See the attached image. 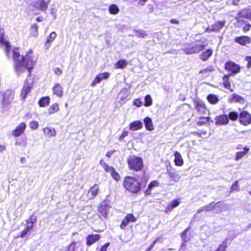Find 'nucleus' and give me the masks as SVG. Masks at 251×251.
Returning <instances> with one entry per match:
<instances>
[{"label": "nucleus", "instance_id": "nucleus-32", "mask_svg": "<svg viewBox=\"0 0 251 251\" xmlns=\"http://www.w3.org/2000/svg\"><path fill=\"white\" fill-rule=\"evenodd\" d=\"M243 151H238L236 153L235 156V160L237 161L239 159L243 158L245 155L247 154L249 152V151L250 150V148L246 146L243 148Z\"/></svg>", "mask_w": 251, "mask_h": 251}, {"label": "nucleus", "instance_id": "nucleus-31", "mask_svg": "<svg viewBox=\"0 0 251 251\" xmlns=\"http://www.w3.org/2000/svg\"><path fill=\"white\" fill-rule=\"evenodd\" d=\"M57 36V34L55 31L51 32L49 35L48 36L46 41L45 42V45L48 48L50 46L51 43L54 40Z\"/></svg>", "mask_w": 251, "mask_h": 251}, {"label": "nucleus", "instance_id": "nucleus-64", "mask_svg": "<svg viewBox=\"0 0 251 251\" xmlns=\"http://www.w3.org/2000/svg\"><path fill=\"white\" fill-rule=\"evenodd\" d=\"M241 146L240 145H239L237 146L236 149H240Z\"/></svg>", "mask_w": 251, "mask_h": 251}, {"label": "nucleus", "instance_id": "nucleus-55", "mask_svg": "<svg viewBox=\"0 0 251 251\" xmlns=\"http://www.w3.org/2000/svg\"><path fill=\"white\" fill-rule=\"evenodd\" d=\"M31 30L35 33L38 32V25L36 24H34L31 25Z\"/></svg>", "mask_w": 251, "mask_h": 251}, {"label": "nucleus", "instance_id": "nucleus-8", "mask_svg": "<svg viewBox=\"0 0 251 251\" xmlns=\"http://www.w3.org/2000/svg\"><path fill=\"white\" fill-rule=\"evenodd\" d=\"M137 218L132 213L127 214L125 218L122 220L120 227L122 229H125L130 222L134 223L136 222Z\"/></svg>", "mask_w": 251, "mask_h": 251}, {"label": "nucleus", "instance_id": "nucleus-41", "mask_svg": "<svg viewBox=\"0 0 251 251\" xmlns=\"http://www.w3.org/2000/svg\"><path fill=\"white\" fill-rule=\"evenodd\" d=\"M200 121L197 122L196 125L198 126H201L206 125L210 120V117H199Z\"/></svg>", "mask_w": 251, "mask_h": 251}, {"label": "nucleus", "instance_id": "nucleus-39", "mask_svg": "<svg viewBox=\"0 0 251 251\" xmlns=\"http://www.w3.org/2000/svg\"><path fill=\"white\" fill-rule=\"evenodd\" d=\"M144 122L147 130L152 131L154 129L152 121L150 118L146 117L144 120Z\"/></svg>", "mask_w": 251, "mask_h": 251}, {"label": "nucleus", "instance_id": "nucleus-42", "mask_svg": "<svg viewBox=\"0 0 251 251\" xmlns=\"http://www.w3.org/2000/svg\"><path fill=\"white\" fill-rule=\"evenodd\" d=\"M127 64V62L126 60L124 59H121L118 60L114 65V67L116 69H123L125 68Z\"/></svg>", "mask_w": 251, "mask_h": 251}, {"label": "nucleus", "instance_id": "nucleus-40", "mask_svg": "<svg viewBox=\"0 0 251 251\" xmlns=\"http://www.w3.org/2000/svg\"><path fill=\"white\" fill-rule=\"evenodd\" d=\"M226 116L228 119V122H229V120L235 121L239 119V114L235 111L229 112L228 114L226 115Z\"/></svg>", "mask_w": 251, "mask_h": 251}, {"label": "nucleus", "instance_id": "nucleus-38", "mask_svg": "<svg viewBox=\"0 0 251 251\" xmlns=\"http://www.w3.org/2000/svg\"><path fill=\"white\" fill-rule=\"evenodd\" d=\"M59 110V104L55 102L52 103L48 109V112L49 114H53L57 113Z\"/></svg>", "mask_w": 251, "mask_h": 251}, {"label": "nucleus", "instance_id": "nucleus-4", "mask_svg": "<svg viewBox=\"0 0 251 251\" xmlns=\"http://www.w3.org/2000/svg\"><path fill=\"white\" fill-rule=\"evenodd\" d=\"M126 163L128 169L133 172H140L144 170L143 159L140 156L129 155L127 158Z\"/></svg>", "mask_w": 251, "mask_h": 251}, {"label": "nucleus", "instance_id": "nucleus-3", "mask_svg": "<svg viewBox=\"0 0 251 251\" xmlns=\"http://www.w3.org/2000/svg\"><path fill=\"white\" fill-rule=\"evenodd\" d=\"M207 46V43H205L203 38H201L187 44L183 49V50L187 54L198 53L203 50Z\"/></svg>", "mask_w": 251, "mask_h": 251}, {"label": "nucleus", "instance_id": "nucleus-44", "mask_svg": "<svg viewBox=\"0 0 251 251\" xmlns=\"http://www.w3.org/2000/svg\"><path fill=\"white\" fill-rule=\"evenodd\" d=\"M227 247V241L225 240L219 245L218 248L214 251H226Z\"/></svg>", "mask_w": 251, "mask_h": 251}, {"label": "nucleus", "instance_id": "nucleus-61", "mask_svg": "<svg viewBox=\"0 0 251 251\" xmlns=\"http://www.w3.org/2000/svg\"><path fill=\"white\" fill-rule=\"evenodd\" d=\"M190 229V227H187L186 228L181 234V236H185L186 233H187V232L189 230V229Z\"/></svg>", "mask_w": 251, "mask_h": 251}, {"label": "nucleus", "instance_id": "nucleus-30", "mask_svg": "<svg viewBox=\"0 0 251 251\" xmlns=\"http://www.w3.org/2000/svg\"><path fill=\"white\" fill-rule=\"evenodd\" d=\"M216 203L214 202H211L208 204L205 205L199 208L197 210V213H201L203 211H209L213 210L215 207Z\"/></svg>", "mask_w": 251, "mask_h": 251}, {"label": "nucleus", "instance_id": "nucleus-34", "mask_svg": "<svg viewBox=\"0 0 251 251\" xmlns=\"http://www.w3.org/2000/svg\"><path fill=\"white\" fill-rule=\"evenodd\" d=\"M159 185V182L158 181L155 180H152L151 181L150 183L149 184L148 186V188L145 191V193L147 195H149L151 194V192L152 190L155 187H157Z\"/></svg>", "mask_w": 251, "mask_h": 251}, {"label": "nucleus", "instance_id": "nucleus-10", "mask_svg": "<svg viewBox=\"0 0 251 251\" xmlns=\"http://www.w3.org/2000/svg\"><path fill=\"white\" fill-rule=\"evenodd\" d=\"M3 29H0V46H4V51L6 55L8 56L11 49L10 43L7 41H4Z\"/></svg>", "mask_w": 251, "mask_h": 251}, {"label": "nucleus", "instance_id": "nucleus-50", "mask_svg": "<svg viewBox=\"0 0 251 251\" xmlns=\"http://www.w3.org/2000/svg\"><path fill=\"white\" fill-rule=\"evenodd\" d=\"M133 104L137 107H140L142 105V102L139 99H136L134 100Z\"/></svg>", "mask_w": 251, "mask_h": 251}, {"label": "nucleus", "instance_id": "nucleus-12", "mask_svg": "<svg viewBox=\"0 0 251 251\" xmlns=\"http://www.w3.org/2000/svg\"><path fill=\"white\" fill-rule=\"evenodd\" d=\"M234 41L242 46H246L251 43V38L247 35L236 36L234 39Z\"/></svg>", "mask_w": 251, "mask_h": 251}, {"label": "nucleus", "instance_id": "nucleus-56", "mask_svg": "<svg viewBox=\"0 0 251 251\" xmlns=\"http://www.w3.org/2000/svg\"><path fill=\"white\" fill-rule=\"evenodd\" d=\"M116 151L115 150H110V151H108L106 153V156L108 158H110L111 156H112V155Z\"/></svg>", "mask_w": 251, "mask_h": 251}, {"label": "nucleus", "instance_id": "nucleus-23", "mask_svg": "<svg viewBox=\"0 0 251 251\" xmlns=\"http://www.w3.org/2000/svg\"><path fill=\"white\" fill-rule=\"evenodd\" d=\"M50 0H39L36 2L37 4V8L39 10L45 12L48 9Z\"/></svg>", "mask_w": 251, "mask_h": 251}, {"label": "nucleus", "instance_id": "nucleus-13", "mask_svg": "<svg viewBox=\"0 0 251 251\" xmlns=\"http://www.w3.org/2000/svg\"><path fill=\"white\" fill-rule=\"evenodd\" d=\"M108 205L106 204H101L98 206V216L101 219H107L108 212Z\"/></svg>", "mask_w": 251, "mask_h": 251}, {"label": "nucleus", "instance_id": "nucleus-59", "mask_svg": "<svg viewBox=\"0 0 251 251\" xmlns=\"http://www.w3.org/2000/svg\"><path fill=\"white\" fill-rule=\"evenodd\" d=\"M157 241L156 240H154L152 242V243L151 244V245L150 246V247L147 248L148 250H149L150 251H151V250L153 248V247L154 246L155 244H156Z\"/></svg>", "mask_w": 251, "mask_h": 251}, {"label": "nucleus", "instance_id": "nucleus-9", "mask_svg": "<svg viewBox=\"0 0 251 251\" xmlns=\"http://www.w3.org/2000/svg\"><path fill=\"white\" fill-rule=\"evenodd\" d=\"M195 109L200 114H204L206 113L207 109L205 103L199 99L193 100Z\"/></svg>", "mask_w": 251, "mask_h": 251}, {"label": "nucleus", "instance_id": "nucleus-45", "mask_svg": "<svg viewBox=\"0 0 251 251\" xmlns=\"http://www.w3.org/2000/svg\"><path fill=\"white\" fill-rule=\"evenodd\" d=\"M152 103V100L150 95H147L145 97V102L144 105L146 107L151 106Z\"/></svg>", "mask_w": 251, "mask_h": 251}, {"label": "nucleus", "instance_id": "nucleus-5", "mask_svg": "<svg viewBox=\"0 0 251 251\" xmlns=\"http://www.w3.org/2000/svg\"><path fill=\"white\" fill-rule=\"evenodd\" d=\"M100 164L103 167L106 172H109L113 179L116 181H119L121 179L119 174L113 166H110L103 159L100 161Z\"/></svg>", "mask_w": 251, "mask_h": 251}, {"label": "nucleus", "instance_id": "nucleus-14", "mask_svg": "<svg viewBox=\"0 0 251 251\" xmlns=\"http://www.w3.org/2000/svg\"><path fill=\"white\" fill-rule=\"evenodd\" d=\"M26 127V124L25 122H21L12 130V135L15 137H19L22 134L25 132Z\"/></svg>", "mask_w": 251, "mask_h": 251}, {"label": "nucleus", "instance_id": "nucleus-48", "mask_svg": "<svg viewBox=\"0 0 251 251\" xmlns=\"http://www.w3.org/2000/svg\"><path fill=\"white\" fill-rule=\"evenodd\" d=\"M128 135V131L126 128H124L122 132V133L119 137V140L122 141L124 140L125 138Z\"/></svg>", "mask_w": 251, "mask_h": 251}, {"label": "nucleus", "instance_id": "nucleus-22", "mask_svg": "<svg viewBox=\"0 0 251 251\" xmlns=\"http://www.w3.org/2000/svg\"><path fill=\"white\" fill-rule=\"evenodd\" d=\"M31 88L32 86L29 83H26L25 82L22 87L20 94L21 97L23 100H25L26 99L27 95L30 92Z\"/></svg>", "mask_w": 251, "mask_h": 251}, {"label": "nucleus", "instance_id": "nucleus-20", "mask_svg": "<svg viewBox=\"0 0 251 251\" xmlns=\"http://www.w3.org/2000/svg\"><path fill=\"white\" fill-rule=\"evenodd\" d=\"M238 15L241 18H244L248 19H251V6L245 7L240 11Z\"/></svg>", "mask_w": 251, "mask_h": 251}, {"label": "nucleus", "instance_id": "nucleus-7", "mask_svg": "<svg viewBox=\"0 0 251 251\" xmlns=\"http://www.w3.org/2000/svg\"><path fill=\"white\" fill-rule=\"evenodd\" d=\"M224 68L226 70L233 74L239 73L241 70L239 65L231 60H228L225 63Z\"/></svg>", "mask_w": 251, "mask_h": 251}, {"label": "nucleus", "instance_id": "nucleus-25", "mask_svg": "<svg viewBox=\"0 0 251 251\" xmlns=\"http://www.w3.org/2000/svg\"><path fill=\"white\" fill-rule=\"evenodd\" d=\"M212 54L213 50L211 49H207L200 54V58L203 61H206L212 56Z\"/></svg>", "mask_w": 251, "mask_h": 251}, {"label": "nucleus", "instance_id": "nucleus-16", "mask_svg": "<svg viewBox=\"0 0 251 251\" xmlns=\"http://www.w3.org/2000/svg\"><path fill=\"white\" fill-rule=\"evenodd\" d=\"M14 92L10 90H7L2 95V102L3 104H7L11 102L14 99Z\"/></svg>", "mask_w": 251, "mask_h": 251}, {"label": "nucleus", "instance_id": "nucleus-51", "mask_svg": "<svg viewBox=\"0 0 251 251\" xmlns=\"http://www.w3.org/2000/svg\"><path fill=\"white\" fill-rule=\"evenodd\" d=\"M251 25L250 24H246L242 28V30L244 32H247L250 30Z\"/></svg>", "mask_w": 251, "mask_h": 251}, {"label": "nucleus", "instance_id": "nucleus-63", "mask_svg": "<svg viewBox=\"0 0 251 251\" xmlns=\"http://www.w3.org/2000/svg\"><path fill=\"white\" fill-rule=\"evenodd\" d=\"M44 20V18L42 16H39L36 18V21L37 22H42Z\"/></svg>", "mask_w": 251, "mask_h": 251}, {"label": "nucleus", "instance_id": "nucleus-1", "mask_svg": "<svg viewBox=\"0 0 251 251\" xmlns=\"http://www.w3.org/2000/svg\"><path fill=\"white\" fill-rule=\"evenodd\" d=\"M12 58L14 70L18 76L24 73L25 70L28 73V76H30L37 61V57L34 55L32 49H29L25 54L22 55L18 47L12 49Z\"/></svg>", "mask_w": 251, "mask_h": 251}, {"label": "nucleus", "instance_id": "nucleus-24", "mask_svg": "<svg viewBox=\"0 0 251 251\" xmlns=\"http://www.w3.org/2000/svg\"><path fill=\"white\" fill-rule=\"evenodd\" d=\"M34 223V221L31 222V225H27L26 227L16 237V238H24L31 230L33 227Z\"/></svg>", "mask_w": 251, "mask_h": 251}, {"label": "nucleus", "instance_id": "nucleus-49", "mask_svg": "<svg viewBox=\"0 0 251 251\" xmlns=\"http://www.w3.org/2000/svg\"><path fill=\"white\" fill-rule=\"evenodd\" d=\"M29 126L32 130L37 129L39 127V123L37 121H32L29 123Z\"/></svg>", "mask_w": 251, "mask_h": 251}, {"label": "nucleus", "instance_id": "nucleus-53", "mask_svg": "<svg viewBox=\"0 0 251 251\" xmlns=\"http://www.w3.org/2000/svg\"><path fill=\"white\" fill-rule=\"evenodd\" d=\"M245 60L247 61V67L248 69L251 68V56H247Z\"/></svg>", "mask_w": 251, "mask_h": 251}, {"label": "nucleus", "instance_id": "nucleus-28", "mask_svg": "<svg viewBox=\"0 0 251 251\" xmlns=\"http://www.w3.org/2000/svg\"><path fill=\"white\" fill-rule=\"evenodd\" d=\"M143 124L140 121H134L129 124V129L135 131L141 129Z\"/></svg>", "mask_w": 251, "mask_h": 251}, {"label": "nucleus", "instance_id": "nucleus-17", "mask_svg": "<svg viewBox=\"0 0 251 251\" xmlns=\"http://www.w3.org/2000/svg\"><path fill=\"white\" fill-rule=\"evenodd\" d=\"M181 203L180 199H176L172 200L164 210L165 214L171 212L172 210L178 206Z\"/></svg>", "mask_w": 251, "mask_h": 251}, {"label": "nucleus", "instance_id": "nucleus-21", "mask_svg": "<svg viewBox=\"0 0 251 251\" xmlns=\"http://www.w3.org/2000/svg\"><path fill=\"white\" fill-rule=\"evenodd\" d=\"M53 94L56 95L59 98L63 96V89L61 84L59 83H56L52 88Z\"/></svg>", "mask_w": 251, "mask_h": 251}, {"label": "nucleus", "instance_id": "nucleus-43", "mask_svg": "<svg viewBox=\"0 0 251 251\" xmlns=\"http://www.w3.org/2000/svg\"><path fill=\"white\" fill-rule=\"evenodd\" d=\"M109 12L113 15H116L119 12V8L115 4H112L110 5L108 8Z\"/></svg>", "mask_w": 251, "mask_h": 251}, {"label": "nucleus", "instance_id": "nucleus-26", "mask_svg": "<svg viewBox=\"0 0 251 251\" xmlns=\"http://www.w3.org/2000/svg\"><path fill=\"white\" fill-rule=\"evenodd\" d=\"M229 101L230 102H238L243 103L245 101L244 97L239 95L237 94L233 93L229 98Z\"/></svg>", "mask_w": 251, "mask_h": 251}, {"label": "nucleus", "instance_id": "nucleus-47", "mask_svg": "<svg viewBox=\"0 0 251 251\" xmlns=\"http://www.w3.org/2000/svg\"><path fill=\"white\" fill-rule=\"evenodd\" d=\"M76 242L72 241L71 243L67 246L66 251H75L76 249Z\"/></svg>", "mask_w": 251, "mask_h": 251}, {"label": "nucleus", "instance_id": "nucleus-6", "mask_svg": "<svg viewBox=\"0 0 251 251\" xmlns=\"http://www.w3.org/2000/svg\"><path fill=\"white\" fill-rule=\"evenodd\" d=\"M238 120L241 125L249 126L251 124V114L247 110H242L239 113Z\"/></svg>", "mask_w": 251, "mask_h": 251}, {"label": "nucleus", "instance_id": "nucleus-37", "mask_svg": "<svg viewBox=\"0 0 251 251\" xmlns=\"http://www.w3.org/2000/svg\"><path fill=\"white\" fill-rule=\"evenodd\" d=\"M224 24L225 22L217 21L212 25V28L210 29V31L218 32L224 26Z\"/></svg>", "mask_w": 251, "mask_h": 251}, {"label": "nucleus", "instance_id": "nucleus-57", "mask_svg": "<svg viewBox=\"0 0 251 251\" xmlns=\"http://www.w3.org/2000/svg\"><path fill=\"white\" fill-rule=\"evenodd\" d=\"M148 0H139L138 2V5H139V6H144L145 5L146 2L148 1ZM133 1H137V0H133Z\"/></svg>", "mask_w": 251, "mask_h": 251}, {"label": "nucleus", "instance_id": "nucleus-15", "mask_svg": "<svg viewBox=\"0 0 251 251\" xmlns=\"http://www.w3.org/2000/svg\"><path fill=\"white\" fill-rule=\"evenodd\" d=\"M215 124L217 126H223L228 124V120L226 114H222L216 116L214 118Z\"/></svg>", "mask_w": 251, "mask_h": 251}, {"label": "nucleus", "instance_id": "nucleus-58", "mask_svg": "<svg viewBox=\"0 0 251 251\" xmlns=\"http://www.w3.org/2000/svg\"><path fill=\"white\" fill-rule=\"evenodd\" d=\"M54 73L57 75H60L62 74V71L59 68H56L54 69Z\"/></svg>", "mask_w": 251, "mask_h": 251}, {"label": "nucleus", "instance_id": "nucleus-19", "mask_svg": "<svg viewBox=\"0 0 251 251\" xmlns=\"http://www.w3.org/2000/svg\"><path fill=\"white\" fill-rule=\"evenodd\" d=\"M99 191V185L95 183L93 186L91 187L88 190V197L90 200H93L95 199L98 195Z\"/></svg>", "mask_w": 251, "mask_h": 251}, {"label": "nucleus", "instance_id": "nucleus-27", "mask_svg": "<svg viewBox=\"0 0 251 251\" xmlns=\"http://www.w3.org/2000/svg\"><path fill=\"white\" fill-rule=\"evenodd\" d=\"M223 84L224 87L230 92H233V89L231 88L230 82L229 81V75H225L222 77Z\"/></svg>", "mask_w": 251, "mask_h": 251}, {"label": "nucleus", "instance_id": "nucleus-36", "mask_svg": "<svg viewBox=\"0 0 251 251\" xmlns=\"http://www.w3.org/2000/svg\"><path fill=\"white\" fill-rule=\"evenodd\" d=\"M50 100V99L49 96L42 97L38 100V104L40 107H46L49 104Z\"/></svg>", "mask_w": 251, "mask_h": 251}, {"label": "nucleus", "instance_id": "nucleus-60", "mask_svg": "<svg viewBox=\"0 0 251 251\" xmlns=\"http://www.w3.org/2000/svg\"><path fill=\"white\" fill-rule=\"evenodd\" d=\"M170 22L171 24H178L179 23V22L178 20L175 19H172L170 20Z\"/></svg>", "mask_w": 251, "mask_h": 251}, {"label": "nucleus", "instance_id": "nucleus-33", "mask_svg": "<svg viewBox=\"0 0 251 251\" xmlns=\"http://www.w3.org/2000/svg\"><path fill=\"white\" fill-rule=\"evenodd\" d=\"M44 134L48 137H54L56 136V132L55 129L53 127H45L43 128Z\"/></svg>", "mask_w": 251, "mask_h": 251}, {"label": "nucleus", "instance_id": "nucleus-18", "mask_svg": "<svg viewBox=\"0 0 251 251\" xmlns=\"http://www.w3.org/2000/svg\"><path fill=\"white\" fill-rule=\"evenodd\" d=\"M100 239V236L98 234H89L86 237V245L89 247Z\"/></svg>", "mask_w": 251, "mask_h": 251}, {"label": "nucleus", "instance_id": "nucleus-54", "mask_svg": "<svg viewBox=\"0 0 251 251\" xmlns=\"http://www.w3.org/2000/svg\"><path fill=\"white\" fill-rule=\"evenodd\" d=\"M109 242L105 243L101 247L100 251H107L108 247L109 246Z\"/></svg>", "mask_w": 251, "mask_h": 251}, {"label": "nucleus", "instance_id": "nucleus-2", "mask_svg": "<svg viewBox=\"0 0 251 251\" xmlns=\"http://www.w3.org/2000/svg\"><path fill=\"white\" fill-rule=\"evenodd\" d=\"M123 186L126 191L133 194L138 193L142 189L141 181L133 176H125L123 179Z\"/></svg>", "mask_w": 251, "mask_h": 251}, {"label": "nucleus", "instance_id": "nucleus-62", "mask_svg": "<svg viewBox=\"0 0 251 251\" xmlns=\"http://www.w3.org/2000/svg\"><path fill=\"white\" fill-rule=\"evenodd\" d=\"M5 146L0 144V152L3 151L5 150Z\"/></svg>", "mask_w": 251, "mask_h": 251}, {"label": "nucleus", "instance_id": "nucleus-11", "mask_svg": "<svg viewBox=\"0 0 251 251\" xmlns=\"http://www.w3.org/2000/svg\"><path fill=\"white\" fill-rule=\"evenodd\" d=\"M110 76V73L107 72L98 74L91 83L90 86L94 87L96 84L100 83L102 80L107 79Z\"/></svg>", "mask_w": 251, "mask_h": 251}, {"label": "nucleus", "instance_id": "nucleus-52", "mask_svg": "<svg viewBox=\"0 0 251 251\" xmlns=\"http://www.w3.org/2000/svg\"><path fill=\"white\" fill-rule=\"evenodd\" d=\"M137 36L139 38H144L147 36V33L145 31L141 30L138 32Z\"/></svg>", "mask_w": 251, "mask_h": 251}, {"label": "nucleus", "instance_id": "nucleus-46", "mask_svg": "<svg viewBox=\"0 0 251 251\" xmlns=\"http://www.w3.org/2000/svg\"><path fill=\"white\" fill-rule=\"evenodd\" d=\"M240 190V187L239 185L238 180H236L234 183L232 184L230 187V192H232L234 191H239Z\"/></svg>", "mask_w": 251, "mask_h": 251}, {"label": "nucleus", "instance_id": "nucleus-29", "mask_svg": "<svg viewBox=\"0 0 251 251\" xmlns=\"http://www.w3.org/2000/svg\"><path fill=\"white\" fill-rule=\"evenodd\" d=\"M174 163L176 166H182L184 163L181 154L177 151L174 152Z\"/></svg>", "mask_w": 251, "mask_h": 251}, {"label": "nucleus", "instance_id": "nucleus-35", "mask_svg": "<svg viewBox=\"0 0 251 251\" xmlns=\"http://www.w3.org/2000/svg\"><path fill=\"white\" fill-rule=\"evenodd\" d=\"M206 99L209 103L213 105L217 104L219 101L218 96L213 94H208L206 97Z\"/></svg>", "mask_w": 251, "mask_h": 251}]
</instances>
